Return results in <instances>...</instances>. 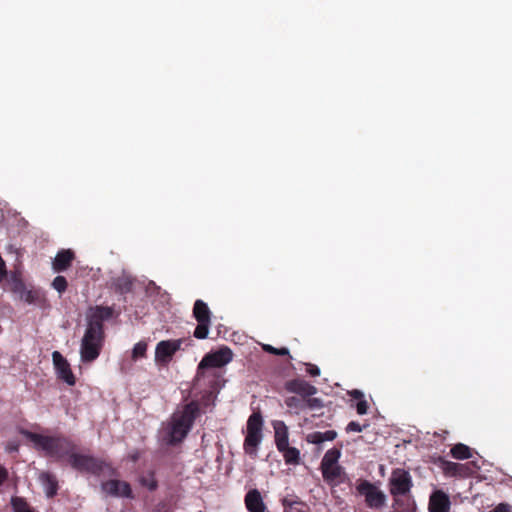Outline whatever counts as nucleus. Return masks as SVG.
Instances as JSON below:
<instances>
[{
  "mask_svg": "<svg viewBox=\"0 0 512 512\" xmlns=\"http://www.w3.org/2000/svg\"><path fill=\"white\" fill-rule=\"evenodd\" d=\"M341 452L337 448L329 449L322 458L321 467L338 465Z\"/></svg>",
  "mask_w": 512,
  "mask_h": 512,
  "instance_id": "obj_26",
  "label": "nucleus"
},
{
  "mask_svg": "<svg viewBox=\"0 0 512 512\" xmlns=\"http://www.w3.org/2000/svg\"><path fill=\"white\" fill-rule=\"evenodd\" d=\"M75 259V253L71 249H62L58 251L53 260L52 266L55 272L66 271Z\"/></svg>",
  "mask_w": 512,
  "mask_h": 512,
  "instance_id": "obj_16",
  "label": "nucleus"
},
{
  "mask_svg": "<svg viewBox=\"0 0 512 512\" xmlns=\"http://www.w3.org/2000/svg\"><path fill=\"white\" fill-rule=\"evenodd\" d=\"M282 453L286 464H298L300 461V452L295 447H290L289 444L282 450H278Z\"/></svg>",
  "mask_w": 512,
  "mask_h": 512,
  "instance_id": "obj_25",
  "label": "nucleus"
},
{
  "mask_svg": "<svg viewBox=\"0 0 512 512\" xmlns=\"http://www.w3.org/2000/svg\"><path fill=\"white\" fill-rule=\"evenodd\" d=\"M368 403L365 399L360 400L356 404V411L359 415H365L368 412Z\"/></svg>",
  "mask_w": 512,
  "mask_h": 512,
  "instance_id": "obj_37",
  "label": "nucleus"
},
{
  "mask_svg": "<svg viewBox=\"0 0 512 512\" xmlns=\"http://www.w3.org/2000/svg\"><path fill=\"white\" fill-rule=\"evenodd\" d=\"M441 467L447 476H464L467 474L468 467L465 464H459L447 460L441 461Z\"/></svg>",
  "mask_w": 512,
  "mask_h": 512,
  "instance_id": "obj_19",
  "label": "nucleus"
},
{
  "mask_svg": "<svg viewBox=\"0 0 512 512\" xmlns=\"http://www.w3.org/2000/svg\"><path fill=\"white\" fill-rule=\"evenodd\" d=\"M52 361L57 377L67 383L69 386H74L76 383V378L67 359L64 358L59 351H54L52 353Z\"/></svg>",
  "mask_w": 512,
  "mask_h": 512,
  "instance_id": "obj_11",
  "label": "nucleus"
},
{
  "mask_svg": "<svg viewBox=\"0 0 512 512\" xmlns=\"http://www.w3.org/2000/svg\"><path fill=\"white\" fill-rule=\"evenodd\" d=\"M232 351L228 347L206 354L199 363L198 369L219 368L232 360Z\"/></svg>",
  "mask_w": 512,
  "mask_h": 512,
  "instance_id": "obj_10",
  "label": "nucleus"
},
{
  "mask_svg": "<svg viewBox=\"0 0 512 512\" xmlns=\"http://www.w3.org/2000/svg\"><path fill=\"white\" fill-rule=\"evenodd\" d=\"M307 441L313 444L323 443V436L320 431H315L307 435Z\"/></svg>",
  "mask_w": 512,
  "mask_h": 512,
  "instance_id": "obj_35",
  "label": "nucleus"
},
{
  "mask_svg": "<svg viewBox=\"0 0 512 512\" xmlns=\"http://www.w3.org/2000/svg\"><path fill=\"white\" fill-rule=\"evenodd\" d=\"M393 508L395 512H413L410 501L401 499L399 496L394 497Z\"/></svg>",
  "mask_w": 512,
  "mask_h": 512,
  "instance_id": "obj_31",
  "label": "nucleus"
},
{
  "mask_svg": "<svg viewBox=\"0 0 512 512\" xmlns=\"http://www.w3.org/2000/svg\"><path fill=\"white\" fill-rule=\"evenodd\" d=\"M191 345V338H180L175 340H162L157 343L155 348V362L158 364H168L174 354L181 349L182 344Z\"/></svg>",
  "mask_w": 512,
  "mask_h": 512,
  "instance_id": "obj_7",
  "label": "nucleus"
},
{
  "mask_svg": "<svg viewBox=\"0 0 512 512\" xmlns=\"http://www.w3.org/2000/svg\"><path fill=\"white\" fill-rule=\"evenodd\" d=\"M275 444L278 450H282L289 444L288 427L283 421L273 422Z\"/></svg>",
  "mask_w": 512,
  "mask_h": 512,
  "instance_id": "obj_18",
  "label": "nucleus"
},
{
  "mask_svg": "<svg viewBox=\"0 0 512 512\" xmlns=\"http://www.w3.org/2000/svg\"><path fill=\"white\" fill-rule=\"evenodd\" d=\"M306 372L312 377H317L320 375V369L318 366L311 363L306 364Z\"/></svg>",
  "mask_w": 512,
  "mask_h": 512,
  "instance_id": "obj_38",
  "label": "nucleus"
},
{
  "mask_svg": "<svg viewBox=\"0 0 512 512\" xmlns=\"http://www.w3.org/2000/svg\"><path fill=\"white\" fill-rule=\"evenodd\" d=\"M103 492L114 497L133 499V491L130 484L126 481L111 479L101 484Z\"/></svg>",
  "mask_w": 512,
  "mask_h": 512,
  "instance_id": "obj_12",
  "label": "nucleus"
},
{
  "mask_svg": "<svg viewBox=\"0 0 512 512\" xmlns=\"http://www.w3.org/2000/svg\"><path fill=\"white\" fill-rule=\"evenodd\" d=\"M21 300L28 304L41 306L45 302V295L42 290L31 288L22 293Z\"/></svg>",
  "mask_w": 512,
  "mask_h": 512,
  "instance_id": "obj_20",
  "label": "nucleus"
},
{
  "mask_svg": "<svg viewBox=\"0 0 512 512\" xmlns=\"http://www.w3.org/2000/svg\"><path fill=\"white\" fill-rule=\"evenodd\" d=\"M323 479L334 486L344 481V470L340 465L321 467Z\"/></svg>",
  "mask_w": 512,
  "mask_h": 512,
  "instance_id": "obj_17",
  "label": "nucleus"
},
{
  "mask_svg": "<svg viewBox=\"0 0 512 512\" xmlns=\"http://www.w3.org/2000/svg\"><path fill=\"white\" fill-rule=\"evenodd\" d=\"M288 408L295 410L296 413L305 410V398L298 396H290L285 399Z\"/></svg>",
  "mask_w": 512,
  "mask_h": 512,
  "instance_id": "obj_28",
  "label": "nucleus"
},
{
  "mask_svg": "<svg viewBox=\"0 0 512 512\" xmlns=\"http://www.w3.org/2000/svg\"><path fill=\"white\" fill-rule=\"evenodd\" d=\"M285 389L288 392L295 393L300 397L307 398L317 393V388L303 379H293L287 381Z\"/></svg>",
  "mask_w": 512,
  "mask_h": 512,
  "instance_id": "obj_14",
  "label": "nucleus"
},
{
  "mask_svg": "<svg viewBox=\"0 0 512 512\" xmlns=\"http://www.w3.org/2000/svg\"><path fill=\"white\" fill-rule=\"evenodd\" d=\"M450 454L453 458L459 460H465L472 457L471 448L463 443L455 444L451 450Z\"/></svg>",
  "mask_w": 512,
  "mask_h": 512,
  "instance_id": "obj_24",
  "label": "nucleus"
},
{
  "mask_svg": "<svg viewBox=\"0 0 512 512\" xmlns=\"http://www.w3.org/2000/svg\"><path fill=\"white\" fill-rule=\"evenodd\" d=\"M199 415L200 406L196 401H191L185 404L181 410L174 412L168 424V443L171 445L181 443L192 429Z\"/></svg>",
  "mask_w": 512,
  "mask_h": 512,
  "instance_id": "obj_2",
  "label": "nucleus"
},
{
  "mask_svg": "<svg viewBox=\"0 0 512 512\" xmlns=\"http://www.w3.org/2000/svg\"><path fill=\"white\" fill-rule=\"evenodd\" d=\"M68 462L73 469L79 472H87L97 476L103 474L106 470L113 471L106 461L91 455L77 453L76 450L71 454Z\"/></svg>",
  "mask_w": 512,
  "mask_h": 512,
  "instance_id": "obj_5",
  "label": "nucleus"
},
{
  "mask_svg": "<svg viewBox=\"0 0 512 512\" xmlns=\"http://www.w3.org/2000/svg\"><path fill=\"white\" fill-rule=\"evenodd\" d=\"M28 437L35 446L42 449L47 456L57 460L67 459L69 461L71 454L76 450L74 442L62 435L45 436L30 432Z\"/></svg>",
  "mask_w": 512,
  "mask_h": 512,
  "instance_id": "obj_3",
  "label": "nucleus"
},
{
  "mask_svg": "<svg viewBox=\"0 0 512 512\" xmlns=\"http://www.w3.org/2000/svg\"><path fill=\"white\" fill-rule=\"evenodd\" d=\"M262 348L265 352L273 355L290 356L289 350L286 347L275 348L272 345L264 344Z\"/></svg>",
  "mask_w": 512,
  "mask_h": 512,
  "instance_id": "obj_33",
  "label": "nucleus"
},
{
  "mask_svg": "<svg viewBox=\"0 0 512 512\" xmlns=\"http://www.w3.org/2000/svg\"><path fill=\"white\" fill-rule=\"evenodd\" d=\"M40 480L46 487L47 496L50 498L54 497L57 494L58 490V481L56 477L49 472H44L41 474Z\"/></svg>",
  "mask_w": 512,
  "mask_h": 512,
  "instance_id": "obj_21",
  "label": "nucleus"
},
{
  "mask_svg": "<svg viewBox=\"0 0 512 512\" xmlns=\"http://www.w3.org/2000/svg\"><path fill=\"white\" fill-rule=\"evenodd\" d=\"M390 493L394 497L403 496L410 492L413 483L411 475L404 469H395L389 480Z\"/></svg>",
  "mask_w": 512,
  "mask_h": 512,
  "instance_id": "obj_9",
  "label": "nucleus"
},
{
  "mask_svg": "<svg viewBox=\"0 0 512 512\" xmlns=\"http://www.w3.org/2000/svg\"><path fill=\"white\" fill-rule=\"evenodd\" d=\"M137 459H138V456H137V455H133V456H132V460H133V461H137Z\"/></svg>",
  "mask_w": 512,
  "mask_h": 512,
  "instance_id": "obj_44",
  "label": "nucleus"
},
{
  "mask_svg": "<svg viewBox=\"0 0 512 512\" xmlns=\"http://www.w3.org/2000/svg\"><path fill=\"white\" fill-rule=\"evenodd\" d=\"M68 286V282L64 276H56L52 281V287L60 294L65 292Z\"/></svg>",
  "mask_w": 512,
  "mask_h": 512,
  "instance_id": "obj_32",
  "label": "nucleus"
},
{
  "mask_svg": "<svg viewBox=\"0 0 512 512\" xmlns=\"http://www.w3.org/2000/svg\"><path fill=\"white\" fill-rule=\"evenodd\" d=\"M192 316L197 321L193 336L200 340L206 339L209 334L212 317V312L207 303L201 299H197L193 305Z\"/></svg>",
  "mask_w": 512,
  "mask_h": 512,
  "instance_id": "obj_6",
  "label": "nucleus"
},
{
  "mask_svg": "<svg viewBox=\"0 0 512 512\" xmlns=\"http://www.w3.org/2000/svg\"><path fill=\"white\" fill-rule=\"evenodd\" d=\"M112 286L116 293L125 295L132 291L133 282L128 277L123 276V277L115 278L112 282Z\"/></svg>",
  "mask_w": 512,
  "mask_h": 512,
  "instance_id": "obj_22",
  "label": "nucleus"
},
{
  "mask_svg": "<svg viewBox=\"0 0 512 512\" xmlns=\"http://www.w3.org/2000/svg\"><path fill=\"white\" fill-rule=\"evenodd\" d=\"M26 290H27V288H26L25 284L22 281H17V282L14 283L13 291L15 293H18L20 296Z\"/></svg>",
  "mask_w": 512,
  "mask_h": 512,
  "instance_id": "obj_40",
  "label": "nucleus"
},
{
  "mask_svg": "<svg viewBox=\"0 0 512 512\" xmlns=\"http://www.w3.org/2000/svg\"><path fill=\"white\" fill-rule=\"evenodd\" d=\"M323 436V441H333L337 437V432L334 430H327L325 432H321Z\"/></svg>",
  "mask_w": 512,
  "mask_h": 512,
  "instance_id": "obj_39",
  "label": "nucleus"
},
{
  "mask_svg": "<svg viewBox=\"0 0 512 512\" xmlns=\"http://www.w3.org/2000/svg\"><path fill=\"white\" fill-rule=\"evenodd\" d=\"M115 316H118V313H115L112 306L96 305L87 310V325L80 345L83 363H91L99 357L105 340L103 322Z\"/></svg>",
  "mask_w": 512,
  "mask_h": 512,
  "instance_id": "obj_1",
  "label": "nucleus"
},
{
  "mask_svg": "<svg viewBox=\"0 0 512 512\" xmlns=\"http://www.w3.org/2000/svg\"><path fill=\"white\" fill-rule=\"evenodd\" d=\"M263 418L260 412H253L247 420V432L243 449L247 455L256 458L258 447L262 442Z\"/></svg>",
  "mask_w": 512,
  "mask_h": 512,
  "instance_id": "obj_4",
  "label": "nucleus"
},
{
  "mask_svg": "<svg viewBox=\"0 0 512 512\" xmlns=\"http://www.w3.org/2000/svg\"><path fill=\"white\" fill-rule=\"evenodd\" d=\"M11 506L14 512H33L27 501L22 497H12Z\"/></svg>",
  "mask_w": 512,
  "mask_h": 512,
  "instance_id": "obj_29",
  "label": "nucleus"
},
{
  "mask_svg": "<svg viewBox=\"0 0 512 512\" xmlns=\"http://www.w3.org/2000/svg\"><path fill=\"white\" fill-rule=\"evenodd\" d=\"M282 506L284 507V512H308V506L300 500L284 498Z\"/></svg>",
  "mask_w": 512,
  "mask_h": 512,
  "instance_id": "obj_23",
  "label": "nucleus"
},
{
  "mask_svg": "<svg viewBox=\"0 0 512 512\" xmlns=\"http://www.w3.org/2000/svg\"><path fill=\"white\" fill-rule=\"evenodd\" d=\"M490 512H510V506L505 503H500Z\"/></svg>",
  "mask_w": 512,
  "mask_h": 512,
  "instance_id": "obj_41",
  "label": "nucleus"
},
{
  "mask_svg": "<svg viewBox=\"0 0 512 512\" xmlns=\"http://www.w3.org/2000/svg\"><path fill=\"white\" fill-rule=\"evenodd\" d=\"M8 471L6 468L0 465V486L7 480Z\"/></svg>",
  "mask_w": 512,
  "mask_h": 512,
  "instance_id": "obj_43",
  "label": "nucleus"
},
{
  "mask_svg": "<svg viewBox=\"0 0 512 512\" xmlns=\"http://www.w3.org/2000/svg\"><path fill=\"white\" fill-rule=\"evenodd\" d=\"M139 482L143 487H146L150 491H155L158 487V482L155 478V472L152 470L141 475L139 478Z\"/></svg>",
  "mask_w": 512,
  "mask_h": 512,
  "instance_id": "obj_27",
  "label": "nucleus"
},
{
  "mask_svg": "<svg viewBox=\"0 0 512 512\" xmlns=\"http://www.w3.org/2000/svg\"><path fill=\"white\" fill-rule=\"evenodd\" d=\"M366 427V425H361L359 424L358 422L356 421H351L348 423V425L346 426V432L347 433H350V432H361L363 431V429Z\"/></svg>",
  "mask_w": 512,
  "mask_h": 512,
  "instance_id": "obj_36",
  "label": "nucleus"
},
{
  "mask_svg": "<svg viewBox=\"0 0 512 512\" xmlns=\"http://www.w3.org/2000/svg\"><path fill=\"white\" fill-rule=\"evenodd\" d=\"M349 394L353 399H356L359 401L364 399L363 392L358 389H354V390L350 391Z\"/></svg>",
  "mask_w": 512,
  "mask_h": 512,
  "instance_id": "obj_42",
  "label": "nucleus"
},
{
  "mask_svg": "<svg viewBox=\"0 0 512 512\" xmlns=\"http://www.w3.org/2000/svg\"><path fill=\"white\" fill-rule=\"evenodd\" d=\"M147 347L148 345L146 341L141 340L136 343L132 349V360L137 361L140 358L146 357Z\"/></svg>",
  "mask_w": 512,
  "mask_h": 512,
  "instance_id": "obj_30",
  "label": "nucleus"
},
{
  "mask_svg": "<svg viewBox=\"0 0 512 512\" xmlns=\"http://www.w3.org/2000/svg\"><path fill=\"white\" fill-rule=\"evenodd\" d=\"M305 403V409H315L322 407V401L319 398H311V396L305 398Z\"/></svg>",
  "mask_w": 512,
  "mask_h": 512,
  "instance_id": "obj_34",
  "label": "nucleus"
},
{
  "mask_svg": "<svg viewBox=\"0 0 512 512\" xmlns=\"http://www.w3.org/2000/svg\"><path fill=\"white\" fill-rule=\"evenodd\" d=\"M451 501L449 496L442 490L434 491L429 498V512H450Z\"/></svg>",
  "mask_w": 512,
  "mask_h": 512,
  "instance_id": "obj_13",
  "label": "nucleus"
},
{
  "mask_svg": "<svg viewBox=\"0 0 512 512\" xmlns=\"http://www.w3.org/2000/svg\"><path fill=\"white\" fill-rule=\"evenodd\" d=\"M357 491L365 497L366 505L371 509H379L384 506L386 501L385 494L375 485L367 480L361 481L357 486Z\"/></svg>",
  "mask_w": 512,
  "mask_h": 512,
  "instance_id": "obj_8",
  "label": "nucleus"
},
{
  "mask_svg": "<svg viewBox=\"0 0 512 512\" xmlns=\"http://www.w3.org/2000/svg\"><path fill=\"white\" fill-rule=\"evenodd\" d=\"M248 512H266L267 506L263 501L260 491L256 488L249 490L244 498Z\"/></svg>",
  "mask_w": 512,
  "mask_h": 512,
  "instance_id": "obj_15",
  "label": "nucleus"
}]
</instances>
